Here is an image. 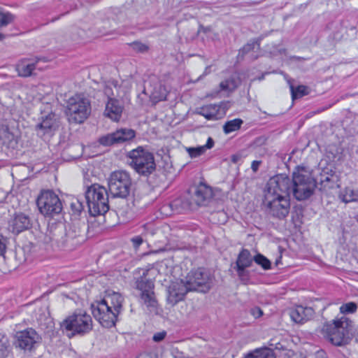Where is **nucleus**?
Wrapping results in <instances>:
<instances>
[{
    "label": "nucleus",
    "instance_id": "1",
    "mask_svg": "<svg viewBox=\"0 0 358 358\" xmlns=\"http://www.w3.org/2000/svg\"><path fill=\"white\" fill-rule=\"evenodd\" d=\"M290 185V178L284 175H277L268 181L265 201L268 212L272 217L282 220L288 215Z\"/></svg>",
    "mask_w": 358,
    "mask_h": 358
},
{
    "label": "nucleus",
    "instance_id": "2",
    "mask_svg": "<svg viewBox=\"0 0 358 358\" xmlns=\"http://www.w3.org/2000/svg\"><path fill=\"white\" fill-rule=\"evenodd\" d=\"M211 287L209 273L203 268L191 271L184 279L171 285L168 289L167 301L175 305L183 300L188 292L196 291L206 293Z\"/></svg>",
    "mask_w": 358,
    "mask_h": 358
},
{
    "label": "nucleus",
    "instance_id": "3",
    "mask_svg": "<svg viewBox=\"0 0 358 358\" xmlns=\"http://www.w3.org/2000/svg\"><path fill=\"white\" fill-rule=\"evenodd\" d=\"M123 298L120 294L114 292L100 301L92 304V312L94 318L105 328L115 326L118 314L122 308Z\"/></svg>",
    "mask_w": 358,
    "mask_h": 358
},
{
    "label": "nucleus",
    "instance_id": "4",
    "mask_svg": "<svg viewBox=\"0 0 358 358\" xmlns=\"http://www.w3.org/2000/svg\"><path fill=\"white\" fill-rule=\"evenodd\" d=\"M351 327L348 320L342 317L324 324L322 331L324 337L332 345L342 346L348 344L351 339Z\"/></svg>",
    "mask_w": 358,
    "mask_h": 358
},
{
    "label": "nucleus",
    "instance_id": "5",
    "mask_svg": "<svg viewBox=\"0 0 358 358\" xmlns=\"http://www.w3.org/2000/svg\"><path fill=\"white\" fill-rule=\"evenodd\" d=\"M290 191L294 198L299 201L308 199L316 187V181L304 169H298L290 179Z\"/></svg>",
    "mask_w": 358,
    "mask_h": 358
},
{
    "label": "nucleus",
    "instance_id": "6",
    "mask_svg": "<svg viewBox=\"0 0 358 358\" xmlns=\"http://www.w3.org/2000/svg\"><path fill=\"white\" fill-rule=\"evenodd\" d=\"M85 196L92 216L103 215L108 211V194L104 187L93 184L87 187Z\"/></svg>",
    "mask_w": 358,
    "mask_h": 358
},
{
    "label": "nucleus",
    "instance_id": "7",
    "mask_svg": "<svg viewBox=\"0 0 358 358\" xmlns=\"http://www.w3.org/2000/svg\"><path fill=\"white\" fill-rule=\"evenodd\" d=\"M61 328L69 338L76 335L83 336L92 329V320L90 315L80 310L66 317Z\"/></svg>",
    "mask_w": 358,
    "mask_h": 358
},
{
    "label": "nucleus",
    "instance_id": "8",
    "mask_svg": "<svg viewBox=\"0 0 358 358\" xmlns=\"http://www.w3.org/2000/svg\"><path fill=\"white\" fill-rule=\"evenodd\" d=\"M127 157L129 159V164L139 175L148 176L156 169L153 154L142 147L131 150Z\"/></svg>",
    "mask_w": 358,
    "mask_h": 358
},
{
    "label": "nucleus",
    "instance_id": "9",
    "mask_svg": "<svg viewBox=\"0 0 358 358\" xmlns=\"http://www.w3.org/2000/svg\"><path fill=\"white\" fill-rule=\"evenodd\" d=\"M90 113V101L84 95L76 94L69 99L66 113L70 122L83 123Z\"/></svg>",
    "mask_w": 358,
    "mask_h": 358
},
{
    "label": "nucleus",
    "instance_id": "10",
    "mask_svg": "<svg viewBox=\"0 0 358 358\" xmlns=\"http://www.w3.org/2000/svg\"><path fill=\"white\" fill-rule=\"evenodd\" d=\"M131 184V179L127 171H116L112 172L108 180L111 197L127 199L130 194Z\"/></svg>",
    "mask_w": 358,
    "mask_h": 358
},
{
    "label": "nucleus",
    "instance_id": "11",
    "mask_svg": "<svg viewBox=\"0 0 358 358\" xmlns=\"http://www.w3.org/2000/svg\"><path fill=\"white\" fill-rule=\"evenodd\" d=\"M36 204L40 213L50 217L59 215L63 208L60 199L52 190L42 191L37 198Z\"/></svg>",
    "mask_w": 358,
    "mask_h": 358
},
{
    "label": "nucleus",
    "instance_id": "12",
    "mask_svg": "<svg viewBox=\"0 0 358 358\" xmlns=\"http://www.w3.org/2000/svg\"><path fill=\"white\" fill-rule=\"evenodd\" d=\"M150 270L141 268L139 270L140 277L136 278V287L141 291V299L145 305L151 309H155L157 306V301L155 296L154 282L148 278Z\"/></svg>",
    "mask_w": 358,
    "mask_h": 358
},
{
    "label": "nucleus",
    "instance_id": "13",
    "mask_svg": "<svg viewBox=\"0 0 358 358\" xmlns=\"http://www.w3.org/2000/svg\"><path fill=\"white\" fill-rule=\"evenodd\" d=\"M15 345L24 352L34 350L41 341V336L32 328L17 332Z\"/></svg>",
    "mask_w": 358,
    "mask_h": 358
},
{
    "label": "nucleus",
    "instance_id": "14",
    "mask_svg": "<svg viewBox=\"0 0 358 358\" xmlns=\"http://www.w3.org/2000/svg\"><path fill=\"white\" fill-rule=\"evenodd\" d=\"M253 261L254 257L247 249H242L238 255L234 268L239 280L244 284L250 280V272L247 268L252 266Z\"/></svg>",
    "mask_w": 358,
    "mask_h": 358
},
{
    "label": "nucleus",
    "instance_id": "15",
    "mask_svg": "<svg viewBox=\"0 0 358 358\" xmlns=\"http://www.w3.org/2000/svg\"><path fill=\"white\" fill-rule=\"evenodd\" d=\"M59 127V121L57 115L55 113H50L41 116L40 122L35 126V131L37 136L40 137L46 135L52 136Z\"/></svg>",
    "mask_w": 358,
    "mask_h": 358
},
{
    "label": "nucleus",
    "instance_id": "16",
    "mask_svg": "<svg viewBox=\"0 0 358 358\" xmlns=\"http://www.w3.org/2000/svg\"><path fill=\"white\" fill-rule=\"evenodd\" d=\"M135 131L131 129H120L116 131L100 137L99 142L103 146H110L131 140Z\"/></svg>",
    "mask_w": 358,
    "mask_h": 358
},
{
    "label": "nucleus",
    "instance_id": "17",
    "mask_svg": "<svg viewBox=\"0 0 358 358\" xmlns=\"http://www.w3.org/2000/svg\"><path fill=\"white\" fill-rule=\"evenodd\" d=\"M66 227L62 222H49L47 236L50 240L57 243L64 244L67 242L65 236Z\"/></svg>",
    "mask_w": 358,
    "mask_h": 358
},
{
    "label": "nucleus",
    "instance_id": "18",
    "mask_svg": "<svg viewBox=\"0 0 358 358\" xmlns=\"http://www.w3.org/2000/svg\"><path fill=\"white\" fill-rule=\"evenodd\" d=\"M123 106L117 99H109L106 103L104 115L112 120L119 121L122 116Z\"/></svg>",
    "mask_w": 358,
    "mask_h": 358
},
{
    "label": "nucleus",
    "instance_id": "19",
    "mask_svg": "<svg viewBox=\"0 0 358 358\" xmlns=\"http://www.w3.org/2000/svg\"><path fill=\"white\" fill-rule=\"evenodd\" d=\"M315 311L310 307L298 306L290 311L292 320L299 324H303L310 320L314 315Z\"/></svg>",
    "mask_w": 358,
    "mask_h": 358
},
{
    "label": "nucleus",
    "instance_id": "20",
    "mask_svg": "<svg viewBox=\"0 0 358 358\" xmlns=\"http://www.w3.org/2000/svg\"><path fill=\"white\" fill-rule=\"evenodd\" d=\"M13 232L19 234L29 229L31 226V220L29 216L23 213L15 215L12 221Z\"/></svg>",
    "mask_w": 358,
    "mask_h": 358
},
{
    "label": "nucleus",
    "instance_id": "21",
    "mask_svg": "<svg viewBox=\"0 0 358 358\" xmlns=\"http://www.w3.org/2000/svg\"><path fill=\"white\" fill-rule=\"evenodd\" d=\"M86 229V224L84 222L80 220H75L69 224L68 229L65 236L67 238V242L69 239H74L78 237L82 236Z\"/></svg>",
    "mask_w": 358,
    "mask_h": 358
},
{
    "label": "nucleus",
    "instance_id": "22",
    "mask_svg": "<svg viewBox=\"0 0 358 358\" xmlns=\"http://www.w3.org/2000/svg\"><path fill=\"white\" fill-rule=\"evenodd\" d=\"M212 195L211 189L206 185L201 184L195 190L194 200L197 206H203L212 197Z\"/></svg>",
    "mask_w": 358,
    "mask_h": 358
},
{
    "label": "nucleus",
    "instance_id": "23",
    "mask_svg": "<svg viewBox=\"0 0 358 358\" xmlns=\"http://www.w3.org/2000/svg\"><path fill=\"white\" fill-rule=\"evenodd\" d=\"M220 106L219 105L209 104L198 108L196 113L208 120H215L220 118Z\"/></svg>",
    "mask_w": 358,
    "mask_h": 358
},
{
    "label": "nucleus",
    "instance_id": "24",
    "mask_svg": "<svg viewBox=\"0 0 358 358\" xmlns=\"http://www.w3.org/2000/svg\"><path fill=\"white\" fill-rule=\"evenodd\" d=\"M41 60V59L37 58V59L34 62L32 59H24L22 60L17 65V71L20 76L22 77H28L32 74L33 71L36 68V64L38 61Z\"/></svg>",
    "mask_w": 358,
    "mask_h": 358
},
{
    "label": "nucleus",
    "instance_id": "25",
    "mask_svg": "<svg viewBox=\"0 0 358 358\" xmlns=\"http://www.w3.org/2000/svg\"><path fill=\"white\" fill-rule=\"evenodd\" d=\"M119 88L120 86L117 80H108L106 83L103 92L105 95L108 97V100L109 99H116V96H120Z\"/></svg>",
    "mask_w": 358,
    "mask_h": 358
},
{
    "label": "nucleus",
    "instance_id": "26",
    "mask_svg": "<svg viewBox=\"0 0 358 358\" xmlns=\"http://www.w3.org/2000/svg\"><path fill=\"white\" fill-rule=\"evenodd\" d=\"M340 199L344 203H350L358 200V191L345 188L339 193Z\"/></svg>",
    "mask_w": 358,
    "mask_h": 358
},
{
    "label": "nucleus",
    "instance_id": "27",
    "mask_svg": "<svg viewBox=\"0 0 358 358\" xmlns=\"http://www.w3.org/2000/svg\"><path fill=\"white\" fill-rule=\"evenodd\" d=\"M243 121L240 118H236L229 121H227L223 126V131L226 134H230L233 131L238 130Z\"/></svg>",
    "mask_w": 358,
    "mask_h": 358
},
{
    "label": "nucleus",
    "instance_id": "28",
    "mask_svg": "<svg viewBox=\"0 0 358 358\" xmlns=\"http://www.w3.org/2000/svg\"><path fill=\"white\" fill-rule=\"evenodd\" d=\"M238 85L235 78L231 77L220 83V87L221 90L231 92L234 90Z\"/></svg>",
    "mask_w": 358,
    "mask_h": 358
},
{
    "label": "nucleus",
    "instance_id": "29",
    "mask_svg": "<svg viewBox=\"0 0 358 358\" xmlns=\"http://www.w3.org/2000/svg\"><path fill=\"white\" fill-rule=\"evenodd\" d=\"M290 90L292 93V99H296L302 97L308 94V89L304 85H299L297 87H294L293 85H290Z\"/></svg>",
    "mask_w": 358,
    "mask_h": 358
},
{
    "label": "nucleus",
    "instance_id": "30",
    "mask_svg": "<svg viewBox=\"0 0 358 358\" xmlns=\"http://www.w3.org/2000/svg\"><path fill=\"white\" fill-rule=\"evenodd\" d=\"M254 262L262 266L264 270H268L271 268V263L268 259L262 254H257L254 257Z\"/></svg>",
    "mask_w": 358,
    "mask_h": 358
},
{
    "label": "nucleus",
    "instance_id": "31",
    "mask_svg": "<svg viewBox=\"0 0 358 358\" xmlns=\"http://www.w3.org/2000/svg\"><path fill=\"white\" fill-rule=\"evenodd\" d=\"M0 138L3 144H6L13 140L14 135L9 131L8 127H2L0 129Z\"/></svg>",
    "mask_w": 358,
    "mask_h": 358
},
{
    "label": "nucleus",
    "instance_id": "32",
    "mask_svg": "<svg viewBox=\"0 0 358 358\" xmlns=\"http://www.w3.org/2000/svg\"><path fill=\"white\" fill-rule=\"evenodd\" d=\"M9 343L6 338L0 339V358H6L9 354Z\"/></svg>",
    "mask_w": 358,
    "mask_h": 358
},
{
    "label": "nucleus",
    "instance_id": "33",
    "mask_svg": "<svg viewBox=\"0 0 358 358\" xmlns=\"http://www.w3.org/2000/svg\"><path fill=\"white\" fill-rule=\"evenodd\" d=\"M357 305L355 302H349L343 304L340 307V311L341 313L343 314H350L353 313L357 310Z\"/></svg>",
    "mask_w": 358,
    "mask_h": 358
},
{
    "label": "nucleus",
    "instance_id": "34",
    "mask_svg": "<svg viewBox=\"0 0 358 358\" xmlns=\"http://www.w3.org/2000/svg\"><path fill=\"white\" fill-rule=\"evenodd\" d=\"M14 20V16L9 13H0V28L2 27H6L10 23H11Z\"/></svg>",
    "mask_w": 358,
    "mask_h": 358
},
{
    "label": "nucleus",
    "instance_id": "35",
    "mask_svg": "<svg viewBox=\"0 0 358 358\" xmlns=\"http://www.w3.org/2000/svg\"><path fill=\"white\" fill-rule=\"evenodd\" d=\"M337 180V176L334 173L329 174L328 173L321 175L320 182L324 184V187L327 186L326 182L335 183Z\"/></svg>",
    "mask_w": 358,
    "mask_h": 358
},
{
    "label": "nucleus",
    "instance_id": "36",
    "mask_svg": "<svg viewBox=\"0 0 358 358\" xmlns=\"http://www.w3.org/2000/svg\"><path fill=\"white\" fill-rule=\"evenodd\" d=\"M187 151L192 158L197 157L205 152L204 148L201 146L197 148H189L187 149Z\"/></svg>",
    "mask_w": 358,
    "mask_h": 358
},
{
    "label": "nucleus",
    "instance_id": "37",
    "mask_svg": "<svg viewBox=\"0 0 358 358\" xmlns=\"http://www.w3.org/2000/svg\"><path fill=\"white\" fill-rule=\"evenodd\" d=\"M71 208L73 213L79 214L83 210V205L78 199H76L71 203Z\"/></svg>",
    "mask_w": 358,
    "mask_h": 358
},
{
    "label": "nucleus",
    "instance_id": "38",
    "mask_svg": "<svg viewBox=\"0 0 358 358\" xmlns=\"http://www.w3.org/2000/svg\"><path fill=\"white\" fill-rule=\"evenodd\" d=\"M132 48L139 52H144L148 50V46L141 42H134L131 44Z\"/></svg>",
    "mask_w": 358,
    "mask_h": 358
},
{
    "label": "nucleus",
    "instance_id": "39",
    "mask_svg": "<svg viewBox=\"0 0 358 358\" xmlns=\"http://www.w3.org/2000/svg\"><path fill=\"white\" fill-rule=\"evenodd\" d=\"M255 43L246 44L245 45H244L243 47V48L241 50H239L238 56L243 57L244 55L248 53L252 50H253L255 48Z\"/></svg>",
    "mask_w": 358,
    "mask_h": 358
},
{
    "label": "nucleus",
    "instance_id": "40",
    "mask_svg": "<svg viewBox=\"0 0 358 358\" xmlns=\"http://www.w3.org/2000/svg\"><path fill=\"white\" fill-rule=\"evenodd\" d=\"M7 238L0 234V256L4 255L6 250Z\"/></svg>",
    "mask_w": 358,
    "mask_h": 358
},
{
    "label": "nucleus",
    "instance_id": "41",
    "mask_svg": "<svg viewBox=\"0 0 358 358\" xmlns=\"http://www.w3.org/2000/svg\"><path fill=\"white\" fill-rule=\"evenodd\" d=\"M131 241L133 244V246L137 249L143 242V240L141 236H134L131 239Z\"/></svg>",
    "mask_w": 358,
    "mask_h": 358
},
{
    "label": "nucleus",
    "instance_id": "42",
    "mask_svg": "<svg viewBox=\"0 0 358 358\" xmlns=\"http://www.w3.org/2000/svg\"><path fill=\"white\" fill-rule=\"evenodd\" d=\"M250 313L252 315L254 316L255 318H259L263 315L262 310L259 307H254L251 308Z\"/></svg>",
    "mask_w": 358,
    "mask_h": 358
},
{
    "label": "nucleus",
    "instance_id": "43",
    "mask_svg": "<svg viewBox=\"0 0 358 358\" xmlns=\"http://www.w3.org/2000/svg\"><path fill=\"white\" fill-rule=\"evenodd\" d=\"M243 155L241 152L236 153L231 157V161L234 164H239L242 162Z\"/></svg>",
    "mask_w": 358,
    "mask_h": 358
},
{
    "label": "nucleus",
    "instance_id": "44",
    "mask_svg": "<svg viewBox=\"0 0 358 358\" xmlns=\"http://www.w3.org/2000/svg\"><path fill=\"white\" fill-rule=\"evenodd\" d=\"M166 335V333L165 331L158 332L153 336V341L160 342L165 338Z\"/></svg>",
    "mask_w": 358,
    "mask_h": 358
},
{
    "label": "nucleus",
    "instance_id": "45",
    "mask_svg": "<svg viewBox=\"0 0 358 358\" xmlns=\"http://www.w3.org/2000/svg\"><path fill=\"white\" fill-rule=\"evenodd\" d=\"M213 146H214V141H213V139L211 137H209L208 138V140H207V142H206V145H203L201 147L204 148V151L206 152V150L207 149H210Z\"/></svg>",
    "mask_w": 358,
    "mask_h": 358
},
{
    "label": "nucleus",
    "instance_id": "46",
    "mask_svg": "<svg viewBox=\"0 0 358 358\" xmlns=\"http://www.w3.org/2000/svg\"><path fill=\"white\" fill-rule=\"evenodd\" d=\"M262 164V161L255 160L251 164V169L253 172L256 173L259 168V166Z\"/></svg>",
    "mask_w": 358,
    "mask_h": 358
},
{
    "label": "nucleus",
    "instance_id": "47",
    "mask_svg": "<svg viewBox=\"0 0 358 358\" xmlns=\"http://www.w3.org/2000/svg\"><path fill=\"white\" fill-rule=\"evenodd\" d=\"M315 358H327V353L322 350H317L315 352Z\"/></svg>",
    "mask_w": 358,
    "mask_h": 358
},
{
    "label": "nucleus",
    "instance_id": "48",
    "mask_svg": "<svg viewBox=\"0 0 358 358\" xmlns=\"http://www.w3.org/2000/svg\"><path fill=\"white\" fill-rule=\"evenodd\" d=\"M138 358H152V357L150 353L143 352L140 354Z\"/></svg>",
    "mask_w": 358,
    "mask_h": 358
},
{
    "label": "nucleus",
    "instance_id": "49",
    "mask_svg": "<svg viewBox=\"0 0 358 358\" xmlns=\"http://www.w3.org/2000/svg\"><path fill=\"white\" fill-rule=\"evenodd\" d=\"M210 66H207L206 69H205V71L203 72V73L199 77V79L204 76H206L207 74L210 73Z\"/></svg>",
    "mask_w": 358,
    "mask_h": 358
},
{
    "label": "nucleus",
    "instance_id": "50",
    "mask_svg": "<svg viewBox=\"0 0 358 358\" xmlns=\"http://www.w3.org/2000/svg\"><path fill=\"white\" fill-rule=\"evenodd\" d=\"M177 355H175L174 357L176 358H184V355H183V353L182 352H180L178 351H177Z\"/></svg>",
    "mask_w": 358,
    "mask_h": 358
},
{
    "label": "nucleus",
    "instance_id": "51",
    "mask_svg": "<svg viewBox=\"0 0 358 358\" xmlns=\"http://www.w3.org/2000/svg\"><path fill=\"white\" fill-rule=\"evenodd\" d=\"M5 38V36L0 33V41H2Z\"/></svg>",
    "mask_w": 358,
    "mask_h": 358
},
{
    "label": "nucleus",
    "instance_id": "52",
    "mask_svg": "<svg viewBox=\"0 0 358 358\" xmlns=\"http://www.w3.org/2000/svg\"><path fill=\"white\" fill-rule=\"evenodd\" d=\"M328 187H329V188H332V187H333V185H329Z\"/></svg>",
    "mask_w": 358,
    "mask_h": 358
}]
</instances>
